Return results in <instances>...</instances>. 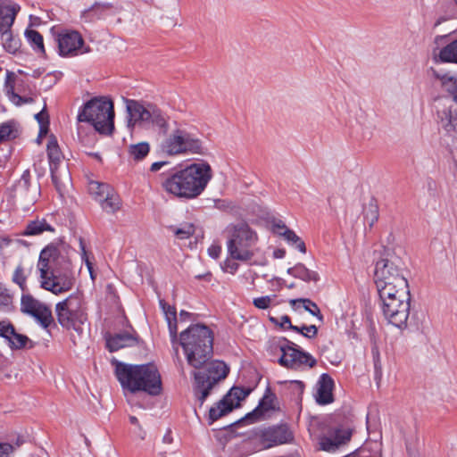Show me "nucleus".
<instances>
[{"mask_svg":"<svg viewBox=\"0 0 457 457\" xmlns=\"http://www.w3.org/2000/svg\"><path fill=\"white\" fill-rule=\"evenodd\" d=\"M212 178L206 162L192 163L170 175L162 181L163 188L179 198L194 199L200 195Z\"/></svg>","mask_w":457,"mask_h":457,"instance_id":"f257e3e1","label":"nucleus"},{"mask_svg":"<svg viewBox=\"0 0 457 457\" xmlns=\"http://www.w3.org/2000/svg\"><path fill=\"white\" fill-rule=\"evenodd\" d=\"M115 376L124 391L145 392L156 396L162 393L161 374L154 363L129 364L116 361Z\"/></svg>","mask_w":457,"mask_h":457,"instance_id":"f03ea898","label":"nucleus"},{"mask_svg":"<svg viewBox=\"0 0 457 457\" xmlns=\"http://www.w3.org/2000/svg\"><path fill=\"white\" fill-rule=\"evenodd\" d=\"M214 335L204 324L190 325L179 334L181 345L187 362L195 370H201L213 355Z\"/></svg>","mask_w":457,"mask_h":457,"instance_id":"7ed1b4c3","label":"nucleus"},{"mask_svg":"<svg viewBox=\"0 0 457 457\" xmlns=\"http://www.w3.org/2000/svg\"><path fill=\"white\" fill-rule=\"evenodd\" d=\"M129 114L128 126L138 124L144 128L157 131L159 135L166 136L171 129V124L177 121L159 106L152 103H141L137 100H126Z\"/></svg>","mask_w":457,"mask_h":457,"instance_id":"20e7f679","label":"nucleus"},{"mask_svg":"<svg viewBox=\"0 0 457 457\" xmlns=\"http://www.w3.org/2000/svg\"><path fill=\"white\" fill-rule=\"evenodd\" d=\"M77 119L91 124L100 134L110 135L114 129L113 103L104 96L93 97L84 104Z\"/></svg>","mask_w":457,"mask_h":457,"instance_id":"39448f33","label":"nucleus"},{"mask_svg":"<svg viewBox=\"0 0 457 457\" xmlns=\"http://www.w3.org/2000/svg\"><path fill=\"white\" fill-rule=\"evenodd\" d=\"M267 350L271 354L281 353L278 362L289 370H298L304 366L313 368L317 364L316 359L311 353L300 349L286 337L270 340Z\"/></svg>","mask_w":457,"mask_h":457,"instance_id":"423d86ee","label":"nucleus"},{"mask_svg":"<svg viewBox=\"0 0 457 457\" xmlns=\"http://www.w3.org/2000/svg\"><path fill=\"white\" fill-rule=\"evenodd\" d=\"M160 149L169 156L185 154H204V147L202 140L193 133L178 127L167 134L160 144Z\"/></svg>","mask_w":457,"mask_h":457,"instance_id":"0eeeda50","label":"nucleus"},{"mask_svg":"<svg viewBox=\"0 0 457 457\" xmlns=\"http://www.w3.org/2000/svg\"><path fill=\"white\" fill-rule=\"evenodd\" d=\"M378 296L383 316L387 322L400 329L405 328L411 308L410 290L403 291V294L383 291Z\"/></svg>","mask_w":457,"mask_h":457,"instance_id":"6e6552de","label":"nucleus"},{"mask_svg":"<svg viewBox=\"0 0 457 457\" xmlns=\"http://www.w3.org/2000/svg\"><path fill=\"white\" fill-rule=\"evenodd\" d=\"M204 368V370L194 371V395L202 406L209 396L213 386L220 380L224 379L228 372V366L222 361H208Z\"/></svg>","mask_w":457,"mask_h":457,"instance_id":"1a4fd4ad","label":"nucleus"},{"mask_svg":"<svg viewBox=\"0 0 457 457\" xmlns=\"http://www.w3.org/2000/svg\"><path fill=\"white\" fill-rule=\"evenodd\" d=\"M257 235L247 224L241 223L234 227L227 246L229 256L233 260L250 261L254 253L251 247L255 245Z\"/></svg>","mask_w":457,"mask_h":457,"instance_id":"9d476101","label":"nucleus"},{"mask_svg":"<svg viewBox=\"0 0 457 457\" xmlns=\"http://www.w3.org/2000/svg\"><path fill=\"white\" fill-rule=\"evenodd\" d=\"M8 99L16 106L34 103V87L29 79L18 78L12 71H7L4 88Z\"/></svg>","mask_w":457,"mask_h":457,"instance_id":"9b49d317","label":"nucleus"},{"mask_svg":"<svg viewBox=\"0 0 457 457\" xmlns=\"http://www.w3.org/2000/svg\"><path fill=\"white\" fill-rule=\"evenodd\" d=\"M252 392L249 387L233 386L230 390L220 399L215 406L209 410L208 423L212 425L220 418L227 415L234 408L239 406L240 402L245 400Z\"/></svg>","mask_w":457,"mask_h":457,"instance_id":"f8f14e48","label":"nucleus"},{"mask_svg":"<svg viewBox=\"0 0 457 457\" xmlns=\"http://www.w3.org/2000/svg\"><path fill=\"white\" fill-rule=\"evenodd\" d=\"M58 53L62 57H73L91 51L88 46L85 45L81 34L76 30L65 29L56 37Z\"/></svg>","mask_w":457,"mask_h":457,"instance_id":"ddd939ff","label":"nucleus"},{"mask_svg":"<svg viewBox=\"0 0 457 457\" xmlns=\"http://www.w3.org/2000/svg\"><path fill=\"white\" fill-rule=\"evenodd\" d=\"M254 435L260 439L264 449L292 443L294 434L287 424H278L264 428H258Z\"/></svg>","mask_w":457,"mask_h":457,"instance_id":"4468645a","label":"nucleus"},{"mask_svg":"<svg viewBox=\"0 0 457 457\" xmlns=\"http://www.w3.org/2000/svg\"><path fill=\"white\" fill-rule=\"evenodd\" d=\"M74 282L75 278L71 271H61L56 268L49 273L48 277L40 281L41 287L44 289L54 295L71 290Z\"/></svg>","mask_w":457,"mask_h":457,"instance_id":"2eb2a0df","label":"nucleus"},{"mask_svg":"<svg viewBox=\"0 0 457 457\" xmlns=\"http://www.w3.org/2000/svg\"><path fill=\"white\" fill-rule=\"evenodd\" d=\"M276 399V395L272 392L270 386H267L262 398L259 401L257 407L242 419L230 424L229 427L237 426L245 422L251 424L262 420L266 412L275 409L274 403Z\"/></svg>","mask_w":457,"mask_h":457,"instance_id":"dca6fc26","label":"nucleus"},{"mask_svg":"<svg viewBox=\"0 0 457 457\" xmlns=\"http://www.w3.org/2000/svg\"><path fill=\"white\" fill-rule=\"evenodd\" d=\"M30 172L29 170L23 171L21 177L11 187V194L13 198L20 199L26 203L36 201L39 194V187H30Z\"/></svg>","mask_w":457,"mask_h":457,"instance_id":"f3484780","label":"nucleus"},{"mask_svg":"<svg viewBox=\"0 0 457 457\" xmlns=\"http://www.w3.org/2000/svg\"><path fill=\"white\" fill-rule=\"evenodd\" d=\"M352 437V430L349 428H337L329 431L328 436H323L320 439V448L326 452H335L341 445L347 444Z\"/></svg>","mask_w":457,"mask_h":457,"instance_id":"a211bd4d","label":"nucleus"},{"mask_svg":"<svg viewBox=\"0 0 457 457\" xmlns=\"http://www.w3.org/2000/svg\"><path fill=\"white\" fill-rule=\"evenodd\" d=\"M378 294L395 293L409 290V284L403 273H395L394 276L385 278H374Z\"/></svg>","mask_w":457,"mask_h":457,"instance_id":"6ab92c4d","label":"nucleus"},{"mask_svg":"<svg viewBox=\"0 0 457 457\" xmlns=\"http://www.w3.org/2000/svg\"><path fill=\"white\" fill-rule=\"evenodd\" d=\"M59 256L60 250L58 245L54 243L47 245L41 250L37 262L41 280L48 277L49 273L55 269L54 264L58 260Z\"/></svg>","mask_w":457,"mask_h":457,"instance_id":"aec40b11","label":"nucleus"},{"mask_svg":"<svg viewBox=\"0 0 457 457\" xmlns=\"http://www.w3.org/2000/svg\"><path fill=\"white\" fill-rule=\"evenodd\" d=\"M57 320L60 325L66 329H73L79 337L84 333V324L87 316L84 312H66L65 310H55Z\"/></svg>","mask_w":457,"mask_h":457,"instance_id":"412c9836","label":"nucleus"},{"mask_svg":"<svg viewBox=\"0 0 457 457\" xmlns=\"http://www.w3.org/2000/svg\"><path fill=\"white\" fill-rule=\"evenodd\" d=\"M395 273H403L402 262L396 256L383 255L375 262L374 278L394 276Z\"/></svg>","mask_w":457,"mask_h":457,"instance_id":"4be33fe9","label":"nucleus"},{"mask_svg":"<svg viewBox=\"0 0 457 457\" xmlns=\"http://www.w3.org/2000/svg\"><path fill=\"white\" fill-rule=\"evenodd\" d=\"M428 73L433 79L439 81L441 87L450 95L457 104V75L451 71L443 72L432 67L428 70Z\"/></svg>","mask_w":457,"mask_h":457,"instance_id":"5701e85b","label":"nucleus"},{"mask_svg":"<svg viewBox=\"0 0 457 457\" xmlns=\"http://www.w3.org/2000/svg\"><path fill=\"white\" fill-rule=\"evenodd\" d=\"M334 380L328 373L320 375L317 383V392L315 395V400L318 404L327 405L334 402Z\"/></svg>","mask_w":457,"mask_h":457,"instance_id":"b1692460","label":"nucleus"},{"mask_svg":"<svg viewBox=\"0 0 457 457\" xmlns=\"http://www.w3.org/2000/svg\"><path fill=\"white\" fill-rule=\"evenodd\" d=\"M21 7L10 0H0V33L11 29Z\"/></svg>","mask_w":457,"mask_h":457,"instance_id":"393cba45","label":"nucleus"},{"mask_svg":"<svg viewBox=\"0 0 457 457\" xmlns=\"http://www.w3.org/2000/svg\"><path fill=\"white\" fill-rule=\"evenodd\" d=\"M137 344V338L128 332L117 333L106 337V347L110 352H116Z\"/></svg>","mask_w":457,"mask_h":457,"instance_id":"a878e982","label":"nucleus"},{"mask_svg":"<svg viewBox=\"0 0 457 457\" xmlns=\"http://www.w3.org/2000/svg\"><path fill=\"white\" fill-rule=\"evenodd\" d=\"M162 307L168 323L170 336V341L174 345L178 341V327H177V311L174 306L169 305L164 300H160Z\"/></svg>","mask_w":457,"mask_h":457,"instance_id":"bb28decb","label":"nucleus"},{"mask_svg":"<svg viewBox=\"0 0 457 457\" xmlns=\"http://www.w3.org/2000/svg\"><path fill=\"white\" fill-rule=\"evenodd\" d=\"M433 60L436 63L457 64V38L442 47L437 54L434 53Z\"/></svg>","mask_w":457,"mask_h":457,"instance_id":"cd10ccee","label":"nucleus"},{"mask_svg":"<svg viewBox=\"0 0 457 457\" xmlns=\"http://www.w3.org/2000/svg\"><path fill=\"white\" fill-rule=\"evenodd\" d=\"M45 231L54 232V228L50 225L46 219H37L30 220L27 223L24 230L21 232L22 236H38Z\"/></svg>","mask_w":457,"mask_h":457,"instance_id":"c85d7f7f","label":"nucleus"},{"mask_svg":"<svg viewBox=\"0 0 457 457\" xmlns=\"http://www.w3.org/2000/svg\"><path fill=\"white\" fill-rule=\"evenodd\" d=\"M287 273L304 282H317L320 279V276L316 271L307 269L303 263H297L294 267L289 268Z\"/></svg>","mask_w":457,"mask_h":457,"instance_id":"c756f323","label":"nucleus"},{"mask_svg":"<svg viewBox=\"0 0 457 457\" xmlns=\"http://www.w3.org/2000/svg\"><path fill=\"white\" fill-rule=\"evenodd\" d=\"M81 303L82 295L79 293L71 294L65 300L59 302L55 306V310H65L66 312H73L76 313V312H83L81 310Z\"/></svg>","mask_w":457,"mask_h":457,"instance_id":"7c9ffc66","label":"nucleus"},{"mask_svg":"<svg viewBox=\"0 0 457 457\" xmlns=\"http://www.w3.org/2000/svg\"><path fill=\"white\" fill-rule=\"evenodd\" d=\"M46 151L50 169H52V165L55 166L56 168L59 167V164L62 160V153L60 151V147L58 145L55 137H50L46 145Z\"/></svg>","mask_w":457,"mask_h":457,"instance_id":"2f4dec72","label":"nucleus"},{"mask_svg":"<svg viewBox=\"0 0 457 457\" xmlns=\"http://www.w3.org/2000/svg\"><path fill=\"white\" fill-rule=\"evenodd\" d=\"M364 219L369 222L370 228L378 221L379 217V209L378 202L375 198L371 197L369 203L363 207Z\"/></svg>","mask_w":457,"mask_h":457,"instance_id":"473e14b6","label":"nucleus"},{"mask_svg":"<svg viewBox=\"0 0 457 457\" xmlns=\"http://www.w3.org/2000/svg\"><path fill=\"white\" fill-rule=\"evenodd\" d=\"M297 303H303V309L312 316H315L320 322H323L324 317L320 312V310L316 303L309 298H299L293 299L290 301L292 306H295Z\"/></svg>","mask_w":457,"mask_h":457,"instance_id":"72a5a7b5","label":"nucleus"},{"mask_svg":"<svg viewBox=\"0 0 457 457\" xmlns=\"http://www.w3.org/2000/svg\"><path fill=\"white\" fill-rule=\"evenodd\" d=\"M51 171V178L52 181L56 188V190L59 193H62V191L65 187V182H68L70 180V175L69 172L64 170L62 172L59 170V167H55L52 165V169H50Z\"/></svg>","mask_w":457,"mask_h":457,"instance_id":"f704fd0d","label":"nucleus"},{"mask_svg":"<svg viewBox=\"0 0 457 457\" xmlns=\"http://www.w3.org/2000/svg\"><path fill=\"white\" fill-rule=\"evenodd\" d=\"M30 315L34 317L44 328H47L54 321L51 310L45 305L39 306V308L34 311Z\"/></svg>","mask_w":457,"mask_h":457,"instance_id":"c9c22d12","label":"nucleus"},{"mask_svg":"<svg viewBox=\"0 0 457 457\" xmlns=\"http://www.w3.org/2000/svg\"><path fill=\"white\" fill-rule=\"evenodd\" d=\"M99 204L108 213H114L120 209L119 197L112 191H109L104 197L101 198Z\"/></svg>","mask_w":457,"mask_h":457,"instance_id":"e433bc0d","label":"nucleus"},{"mask_svg":"<svg viewBox=\"0 0 457 457\" xmlns=\"http://www.w3.org/2000/svg\"><path fill=\"white\" fill-rule=\"evenodd\" d=\"M0 36L4 48L9 53H16V51L20 48L21 42L18 37H15L12 35V29L0 33Z\"/></svg>","mask_w":457,"mask_h":457,"instance_id":"4c0bfd02","label":"nucleus"},{"mask_svg":"<svg viewBox=\"0 0 457 457\" xmlns=\"http://www.w3.org/2000/svg\"><path fill=\"white\" fill-rule=\"evenodd\" d=\"M150 152V145L147 142H140L129 146V154L135 161L143 160Z\"/></svg>","mask_w":457,"mask_h":457,"instance_id":"58836bf2","label":"nucleus"},{"mask_svg":"<svg viewBox=\"0 0 457 457\" xmlns=\"http://www.w3.org/2000/svg\"><path fill=\"white\" fill-rule=\"evenodd\" d=\"M278 234L279 236H282L288 244L294 245L301 253H306L305 243L292 229H287L286 231H278Z\"/></svg>","mask_w":457,"mask_h":457,"instance_id":"ea45409f","label":"nucleus"},{"mask_svg":"<svg viewBox=\"0 0 457 457\" xmlns=\"http://www.w3.org/2000/svg\"><path fill=\"white\" fill-rule=\"evenodd\" d=\"M25 36L35 51L45 54L43 37L38 31L35 29H27L25 31Z\"/></svg>","mask_w":457,"mask_h":457,"instance_id":"a19ab883","label":"nucleus"},{"mask_svg":"<svg viewBox=\"0 0 457 457\" xmlns=\"http://www.w3.org/2000/svg\"><path fill=\"white\" fill-rule=\"evenodd\" d=\"M8 342L12 349L26 348L28 344H29V348L33 346L31 340L27 336L17 333L15 329L14 333L10 336Z\"/></svg>","mask_w":457,"mask_h":457,"instance_id":"79ce46f5","label":"nucleus"},{"mask_svg":"<svg viewBox=\"0 0 457 457\" xmlns=\"http://www.w3.org/2000/svg\"><path fill=\"white\" fill-rule=\"evenodd\" d=\"M88 190L96 200L99 202L101 198L104 197L109 191H112L108 184L100 183L97 181H91L88 186Z\"/></svg>","mask_w":457,"mask_h":457,"instance_id":"37998d69","label":"nucleus"},{"mask_svg":"<svg viewBox=\"0 0 457 457\" xmlns=\"http://www.w3.org/2000/svg\"><path fill=\"white\" fill-rule=\"evenodd\" d=\"M36 299L30 295H22L21 300V310L22 312L27 314H31L34 311H36L39 306H41Z\"/></svg>","mask_w":457,"mask_h":457,"instance_id":"c03bdc74","label":"nucleus"},{"mask_svg":"<svg viewBox=\"0 0 457 457\" xmlns=\"http://www.w3.org/2000/svg\"><path fill=\"white\" fill-rule=\"evenodd\" d=\"M27 275L25 274L24 268L19 264L12 274V281L19 286L22 292L27 291Z\"/></svg>","mask_w":457,"mask_h":457,"instance_id":"a18cd8bd","label":"nucleus"},{"mask_svg":"<svg viewBox=\"0 0 457 457\" xmlns=\"http://www.w3.org/2000/svg\"><path fill=\"white\" fill-rule=\"evenodd\" d=\"M290 330L300 333L307 338H313L318 334V328L315 325H303L302 327L290 325Z\"/></svg>","mask_w":457,"mask_h":457,"instance_id":"49530a36","label":"nucleus"},{"mask_svg":"<svg viewBox=\"0 0 457 457\" xmlns=\"http://www.w3.org/2000/svg\"><path fill=\"white\" fill-rule=\"evenodd\" d=\"M23 439H17L15 445L9 443H0V457H9V455L23 444Z\"/></svg>","mask_w":457,"mask_h":457,"instance_id":"de8ad7c7","label":"nucleus"},{"mask_svg":"<svg viewBox=\"0 0 457 457\" xmlns=\"http://www.w3.org/2000/svg\"><path fill=\"white\" fill-rule=\"evenodd\" d=\"M275 297V295L257 297L253 299V303L258 309L266 310L270 306Z\"/></svg>","mask_w":457,"mask_h":457,"instance_id":"09e8293b","label":"nucleus"},{"mask_svg":"<svg viewBox=\"0 0 457 457\" xmlns=\"http://www.w3.org/2000/svg\"><path fill=\"white\" fill-rule=\"evenodd\" d=\"M195 233V228L192 224H187L182 228H176L174 234L179 239H187Z\"/></svg>","mask_w":457,"mask_h":457,"instance_id":"8fccbe9b","label":"nucleus"},{"mask_svg":"<svg viewBox=\"0 0 457 457\" xmlns=\"http://www.w3.org/2000/svg\"><path fill=\"white\" fill-rule=\"evenodd\" d=\"M13 132L12 125L10 122H4L0 125V142L10 139Z\"/></svg>","mask_w":457,"mask_h":457,"instance_id":"3c124183","label":"nucleus"},{"mask_svg":"<svg viewBox=\"0 0 457 457\" xmlns=\"http://www.w3.org/2000/svg\"><path fill=\"white\" fill-rule=\"evenodd\" d=\"M443 114L448 121L445 124V129L447 130L455 129L457 126V118L453 116L452 109L449 108L447 111H444Z\"/></svg>","mask_w":457,"mask_h":457,"instance_id":"603ef678","label":"nucleus"},{"mask_svg":"<svg viewBox=\"0 0 457 457\" xmlns=\"http://www.w3.org/2000/svg\"><path fill=\"white\" fill-rule=\"evenodd\" d=\"M270 320L275 324V325H278L280 328H284V329H290V325H293L291 323V320L290 318L287 316V315H283L281 317V321L279 322L278 320L275 317H270L269 318Z\"/></svg>","mask_w":457,"mask_h":457,"instance_id":"864d4df0","label":"nucleus"},{"mask_svg":"<svg viewBox=\"0 0 457 457\" xmlns=\"http://www.w3.org/2000/svg\"><path fill=\"white\" fill-rule=\"evenodd\" d=\"M14 333V327L11 323L5 324L4 322H2V325L0 327V337L5 338L7 341L10 337V336Z\"/></svg>","mask_w":457,"mask_h":457,"instance_id":"5fc2aeb1","label":"nucleus"},{"mask_svg":"<svg viewBox=\"0 0 457 457\" xmlns=\"http://www.w3.org/2000/svg\"><path fill=\"white\" fill-rule=\"evenodd\" d=\"M238 267H239L238 263H237L233 261H230V260H226L222 269L226 272L235 274L237 272V270H238Z\"/></svg>","mask_w":457,"mask_h":457,"instance_id":"6e6d98bb","label":"nucleus"},{"mask_svg":"<svg viewBox=\"0 0 457 457\" xmlns=\"http://www.w3.org/2000/svg\"><path fill=\"white\" fill-rule=\"evenodd\" d=\"M35 119L37 120L39 125L46 124L49 125V117L45 108L35 115Z\"/></svg>","mask_w":457,"mask_h":457,"instance_id":"4d7b16f0","label":"nucleus"},{"mask_svg":"<svg viewBox=\"0 0 457 457\" xmlns=\"http://www.w3.org/2000/svg\"><path fill=\"white\" fill-rule=\"evenodd\" d=\"M220 253L221 247L219 245H212L208 248V253L213 259H217L220 256Z\"/></svg>","mask_w":457,"mask_h":457,"instance_id":"13d9d810","label":"nucleus"},{"mask_svg":"<svg viewBox=\"0 0 457 457\" xmlns=\"http://www.w3.org/2000/svg\"><path fill=\"white\" fill-rule=\"evenodd\" d=\"M375 379H380L382 377V367L380 359L374 360Z\"/></svg>","mask_w":457,"mask_h":457,"instance_id":"bf43d9fd","label":"nucleus"},{"mask_svg":"<svg viewBox=\"0 0 457 457\" xmlns=\"http://www.w3.org/2000/svg\"><path fill=\"white\" fill-rule=\"evenodd\" d=\"M80 247H81V251H82V258L85 260L86 265L88 268V270L90 272L91 277L93 278L92 264L89 262V260L87 259V257L86 256L87 255V252H86L85 245H84V244H83L81 239H80Z\"/></svg>","mask_w":457,"mask_h":457,"instance_id":"052dcab7","label":"nucleus"},{"mask_svg":"<svg viewBox=\"0 0 457 457\" xmlns=\"http://www.w3.org/2000/svg\"><path fill=\"white\" fill-rule=\"evenodd\" d=\"M289 229L282 220H278L273 223V232L278 234V231H286Z\"/></svg>","mask_w":457,"mask_h":457,"instance_id":"680f3d73","label":"nucleus"},{"mask_svg":"<svg viewBox=\"0 0 457 457\" xmlns=\"http://www.w3.org/2000/svg\"><path fill=\"white\" fill-rule=\"evenodd\" d=\"M290 384L295 386V389L298 392V394H303L305 387L303 382L299 380H293L290 382Z\"/></svg>","mask_w":457,"mask_h":457,"instance_id":"e2e57ef3","label":"nucleus"},{"mask_svg":"<svg viewBox=\"0 0 457 457\" xmlns=\"http://www.w3.org/2000/svg\"><path fill=\"white\" fill-rule=\"evenodd\" d=\"M169 162H154L152 165H151V168H150V170L151 171H158L159 170H161L164 165H167Z\"/></svg>","mask_w":457,"mask_h":457,"instance_id":"0e129e2a","label":"nucleus"},{"mask_svg":"<svg viewBox=\"0 0 457 457\" xmlns=\"http://www.w3.org/2000/svg\"><path fill=\"white\" fill-rule=\"evenodd\" d=\"M39 126H40V128H39V133H38V139L42 137H45L48 131V125L43 124V125H39Z\"/></svg>","mask_w":457,"mask_h":457,"instance_id":"69168bd1","label":"nucleus"},{"mask_svg":"<svg viewBox=\"0 0 457 457\" xmlns=\"http://www.w3.org/2000/svg\"><path fill=\"white\" fill-rule=\"evenodd\" d=\"M286 251L284 249H277L273 253V256L277 259L284 258Z\"/></svg>","mask_w":457,"mask_h":457,"instance_id":"338daca9","label":"nucleus"},{"mask_svg":"<svg viewBox=\"0 0 457 457\" xmlns=\"http://www.w3.org/2000/svg\"><path fill=\"white\" fill-rule=\"evenodd\" d=\"M195 278L196 279H204V280H207V281H210L211 278H212V273L211 272H206L204 274H199V275H196L195 276Z\"/></svg>","mask_w":457,"mask_h":457,"instance_id":"774afa93","label":"nucleus"}]
</instances>
